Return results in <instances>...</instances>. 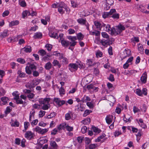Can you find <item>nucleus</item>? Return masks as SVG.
I'll return each instance as SVG.
<instances>
[{"instance_id":"nucleus-1","label":"nucleus","mask_w":149,"mask_h":149,"mask_svg":"<svg viewBox=\"0 0 149 149\" xmlns=\"http://www.w3.org/2000/svg\"><path fill=\"white\" fill-rule=\"evenodd\" d=\"M125 29V28L124 26L121 24H120L116 26V28L114 27L112 28V29H111V33H110L112 35H117L120 34Z\"/></svg>"},{"instance_id":"nucleus-2","label":"nucleus","mask_w":149,"mask_h":149,"mask_svg":"<svg viewBox=\"0 0 149 149\" xmlns=\"http://www.w3.org/2000/svg\"><path fill=\"white\" fill-rule=\"evenodd\" d=\"M83 68L84 66L81 61L77 62L76 63H70L68 65L69 70L72 72L77 70L78 68Z\"/></svg>"},{"instance_id":"nucleus-3","label":"nucleus","mask_w":149,"mask_h":149,"mask_svg":"<svg viewBox=\"0 0 149 149\" xmlns=\"http://www.w3.org/2000/svg\"><path fill=\"white\" fill-rule=\"evenodd\" d=\"M27 64L25 68V71L27 74L30 75L34 70H36L37 67L33 64H29V62Z\"/></svg>"},{"instance_id":"nucleus-4","label":"nucleus","mask_w":149,"mask_h":149,"mask_svg":"<svg viewBox=\"0 0 149 149\" xmlns=\"http://www.w3.org/2000/svg\"><path fill=\"white\" fill-rule=\"evenodd\" d=\"M34 130L38 133L43 134L48 131V128L42 129L39 127L37 126L35 127Z\"/></svg>"},{"instance_id":"nucleus-5","label":"nucleus","mask_w":149,"mask_h":149,"mask_svg":"<svg viewBox=\"0 0 149 149\" xmlns=\"http://www.w3.org/2000/svg\"><path fill=\"white\" fill-rule=\"evenodd\" d=\"M68 39L71 40L72 42H70V46H74L77 43L75 40H77V38L76 36H69L68 37Z\"/></svg>"},{"instance_id":"nucleus-6","label":"nucleus","mask_w":149,"mask_h":149,"mask_svg":"<svg viewBox=\"0 0 149 149\" xmlns=\"http://www.w3.org/2000/svg\"><path fill=\"white\" fill-rule=\"evenodd\" d=\"M94 24L96 28L100 30H101L102 28L106 26V24L103 22H100L98 21L94 22Z\"/></svg>"},{"instance_id":"nucleus-7","label":"nucleus","mask_w":149,"mask_h":149,"mask_svg":"<svg viewBox=\"0 0 149 149\" xmlns=\"http://www.w3.org/2000/svg\"><path fill=\"white\" fill-rule=\"evenodd\" d=\"M54 101L58 106H61L65 103V101L64 100H61L58 98H54Z\"/></svg>"},{"instance_id":"nucleus-8","label":"nucleus","mask_w":149,"mask_h":149,"mask_svg":"<svg viewBox=\"0 0 149 149\" xmlns=\"http://www.w3.org/2000/svg\"><path fill=\"white\" fill-rule=\"evenodd\" d=\"M59 41L61 42L62 45L65 47H67L69 45H70L69 41L64 40L63 38H61Z\"/></svg>"},{"instance_id":"nucleus-9","label":"nucleus","mask_w":149,"mask_h":149,"mask_svg":"<svg viewBox=\"0 0 149 149\" xmlns=\"http://www.w3.org/2000/svg\"><path fill=\"white\" fill-rule=\"evenodd\" d=\"M123 53L124 54V56H123L122 55L121 56V57L123 59L125 58L126 57L129 56L131 54L130 51L128 49H125L123 51Z\"/></svg>"},{"instance_id":"nucleus-10","label":"nucleus","mask_w":149,"mask_h":149,"mask_svg":"<svg viewBox=\"0 0 149 149\" xmlns=\"http://www.w3.org/2000/svg\"><path fill=\"white\" fill-rule=\"evenodd\" d=\"M147 78V73L146 72H144L141 77V80L142 83L145 84Z\"/></svg>"},{"instance_id":"nucleus-11","label":"nucleus","mask_w":149,"mask_h":149,"mask_svg":"<svg viewBox=\"0 0 149 149\" xmlns=\"http://www.w3.org/2000/svg\"><path fill=\"white\" fill-rule=\"evenodd\" d=\"M33 135V134L31 131H28L25 134V136L27 139L30 140L32 138Z\"/></svg>"},{"instance_id":"nucleus-12","label":"nucleus","mask_w":149,"mask_h":149,"mask_svg":"<svg viewBox=\"0 0 149 149\" xmlns=\"http://www.w3.org/2000/svg\"><path fill=\"white\" fill-rule=\"evenodd\" d=\"M64 3L63 2H61L59 4H58V10L59 12L61 14H63L64 11L63 10V7Z\"/></svg>"},{"instance_id":"nucleus-13","label":"nucleus","mask_w":149,"mask_h":149,"mask_svg":"<svg viewBox=\"0 0 149 149\" xmlns=\"http://www.w3.org/2000/svg\"><path fill=\"white\" fill-rule=\"evenodd\" d=\"M113 116L112 115H109L107 116L105 118L106 122L108 124H110L112 122Z\"/></svg>"},{"instance_id":"nucleus-14","label":"nucleus","mask_w":149,"mask_h":149,"mask_svg":"<svg viewBox=\"0 0 149 149\" xmlns=\"http://www.w3.org/2000/svg\"><path fill=\"white\" fill-rule=\"evenodd\" d=\"M50 100V98H46L43 99H42L39 102L40 104H49Z\"/></svg>"},{"instance_id":"nucleus-15","label":"nucleus","mask_w":149,"mask_h":149,"mask_svg":"<svg viewBox=\"0 0 149 149\" xmlns=\"http://www.w3.org/2000/svg\"><path fill=\"white\" fill-rule=\"evenodd\" d=\"M49 36L52 38H58V34L57 33L55 32L54 30H51L49 32Z\"/></svg>"},{"instance_id":"nucleus-16","label":"nucleus","mask_w":149,"mask_h":149,"mask_svg":"<svg viewBox=\"0 0 149 149\" xmlns=\"http://www.w3.org/2000/svg\"><path fill=\"white\" fill-rule=\"evenodd\" d=\"M87 87L88 89H92L93 91H94L96 92L98 91V88L95 87L92 84L88 85Z\"/></svg>"},{"instance_id":"nucleus-17","label":"nucleus","mask_w":149,"mask_h":149,"mask_svg":"<svg viewBox=\"0 0 149 149\" xmlns=\"http://www.w3.org/2000/svg\"><path fill=\"white\" fill-rule=\"evenodd\" d=\"M83 105L81 104H79L76 107V109L77 111H83L84 109Z\"/></svg>"},{"instance_id":"nucleus-18","label":"nucleus","mask_w":149,"mask_h":149,"mask_svg":"<svg viewBox=\"0 0 149 149\" xmlns=\"http://www.w3.org/2000/svg\"><path fill=\"white\" fill-rule=\"evenodd\" d=\"M50 145L51 148H49V149H57L58 148V146L55 141H51Z\"/></svg>"},{"instance_id":"nucleus-19","label":"nucleus","mask_w":149,"mask_h":149,"mask_svg":"<svg viewBox=\"0 0 149 149\" xmlns=\"http://www.w3.org/2000/svg\"><path fill=\"white\" fill-rule=\"evenodd\" d=\"M138 123L139 125L143 129H145L147 128V126L146 125L143 123V120L142 119L140 118Z\"/></svg>"},{"instance_id":"nucleus-20","label":"nucleus","mask_w":149,"mask_h":149,"mask_svg":"<svg viewBox=\"0 0 149 149\" xmlns=\"http://www.w3.org/2000/svg\"><path fill=\"white\" fill-rule=\"evenodd\" d=\"M35 113V111L33 109L32 111L30 112L29 120L30 122L32 121V120L34 119Z\"/></svg>"},{"instance_id":"nucleus-21","label":"nucleus","mask_w":149,"mask_h":149,"mask_svg":"<svg viewBox=\"0 0 149 149\" xmlns=\"http://www.w3.org/2000/svg\"><path fill=\"white\" fill-rule=\"evenodd\" d=\"M9 31L7 30H5L2 32L1 33V37L2 38H5L6 36H8L9 35Z\"/></svg>"},{"instance_id":"nucleus-22","label":"nucleus","mask_w":149,"mask_h":149,"mask_svg":"<svg viewBox=\"0 0 149 149\" xmlns=\"http://www.w3.org/2000/svg\"><path fill=\"white\" fill-rule=\"evenodd\" d=\"M77 21L78 23L81 25H85L87 22L86 19L82 18H79L77 19Z\"/></svg>"},{"instance_id":"nucleus-23","label":"nucleus","mask_w":149,"mask_h":149,"mask_svg":"<svg viewBox=\"0 0 149 149\" xmlns=\"http://www.w3.org/2000/svg\"><path fill=\"white\" fill-rule=\"evenodd\" d=\"M72 115V113L71 111H69L66 113L65 115V119L67 120H69L71 118V115Z\"/></svg>"},{"instance_id":"nucleus-24","label":"nucleus","mask_w":149,"mask_h":149,"mask_svg":"<svg viewBox=\"0 0 149 149\" xmlns=\"http://www.w3.org/2000/svg\"><path fill=\"white\" fill-rule=\"evenodd\" d=\"M22 49H23L26 53H30L31 52L32 50L31 47L29 46H26Z\"/></svg>"},{"instance_id":"nucleus-25","label":"nucleus","mask_w":149,"mask_h":149,"mask_svg":"<svg viewBox=\"0 0 149 149\" xmlns=\"http://www.w3.org/2000/svg\"><path fill=\"white\" fill-rule=\"evenodd\" d=\"M66 125V123H63L61 124L58 127L57 129L59 130H64V128H65Z\"/></svg>"},{"instance_id":"nucleus-26","label":"nucleus","mask_w":149,"mask_h":149,"mask_svg":"<svg viewBox=\"0 0 149 149\" xmlns=\"http://www.w3.org/2000/svg\"><path fill=\"white\" fill-rule=\"evenodd\" d=\"M42 34L40 32H37L35 33L33 37L35 39L40 38L42 37Z\"/></svg>"},{"instance_id":"nucleus-27","label":"nucleus","mask_w":149,"mask_h":149,"mask_svg":"<svg viewBox=\"0 0 149 149\" xmlns=\"http://www.w3.org/2000/svg\"><path fill=\"white\" fill-rule=\"evenodd\" d=\"M19 24V22L18 20H14L11 21L9 24V26L11 27L13 26L17 25Z\"/></svg>"},{"instance_id":"nucleus-28","label":"nucleus","mask_w":149,"mask_h":149,"mask_svg":"<svg viewBox=\"0 0 149 149\" xmlns=\"http://www.w3.org/2000/svg\"><path fill=\"white\" fill-rule=\"evenodd\" d=\"M90 34L92 35H95L96 36H99L100 34V32L98 31H94L90 32Z\"/></svg>"},{"instance_id":"nucleus-29","label":"nucleus","mask_w":149,"mask_h":149,"mask_svg":"<svg viewBox=\"0 0 149 149\" xmlns=\"http://www.w3.org/2000/svg\"><path fill=\"white\" fill-rule=\"evenodd\" d=\"M52 64L54 66H57L59 68H60L61 66L59 61L56 60H54Z\"/></svg>"},{"instance_id":"nucleus-30","label":"nucleus","mask_w":149,"mask_h":149,"mask_svg":"<svg viewBox=\"0 0 149 149\" xmlns=\"http://www.w3.org/2000/svg\"><path fill=\"white\" fill-rule=\"evenodd\" d=\"M83 102H86L91 100L90 98L88 96H84L81 100Z\"/></svg>"},{"instance_id":"nucleus-31","label":"nucleus","mask_w":149,"mask_h":149,"mask_svg":"<svg viewBox=\"0 0 149 149\" xmlns=\"http://www.w3.org/2000/svg\"><path fill=\"white\" fill-rule=\"evenodd\" d=\"M12 123L11 125L12 127H18L19 125V122L17 120H16L13 123V120H12Z\"/></svg>"},{"instance_id":"nucleus-32","label":"nucleus","mask_w":149,"mask_h":149,"mask_svg":"<svg viewBox=\"0 0 149 149\" xmlns=\"http://www.w3.org/2000/svg\"><path fill=\"white\" fill-rule=\"evenodd\" d=\"M52 64L50 62H47L46 63L45 66V68L47 70H49L52 67Z\"/></svg>"},{"instance_id":"nucleus-33","label":"nucleus","mask_w":149,"mask_h":149,"mask_svg":"<svg viewBox=\"0 0 149 149\" xmlns=\"http://www.w3.org/2000/svg\"><path fill=\"white\" fill-rule=\"evenodd\" d=\"M22 15V17L24 18L30 15L29 12L27 10L24 11L23 12Z\"/></svg>"},{"instance_id":"nucleus-34","label":"nucleus","mask_w":149,"mask_h":149,"mask_svg":"<svg viewBox=\"0 0 149 149\" xmlns=\"http://www.w3.org/2000/svg\"><path fill=\"white\" fill-rule=\"evenodd\" d=\"M13 95L15 97L14 99L15 100L19 99V95L18 94V92L17 91H15L13 93Z\"/></svg>"},{"instance_id":"nucleus-35","label":"nucleus","mask_w":149,"mask_h":149,"mask_svg":"<svg viewBox=\"0 0 149 149\" xmlns=\"http://www.w3.org/2000/svg\"><path fill=\"white\" fill-rule=\"evenodd\" d=\"M19 3L22 7H24L26 6V4L24 0H19Z\"/></svg>"},{"instance_id":"nucleus-36","label":"nucleus","mask_w":149,"mask_h":149,"mask_svg":"<svg viewBox=\"0 0 149 149\" xmlns=\"http://www.w3.org/2000/svg\"><path fill=\"white\" fill-rule=\"evenodd\" d=\"M84 37V35L82 34L81 33H78L77 35V38L79 40H83Z\"/></svg>"},{"instance_id":"nucleus-37","label":"nucleus","mask_w":149,"mask_h":149,"mask_svg":"<svg viewBox=\"0 0 149 149\" xmlns=\"http://www.w3.org/2000/svg\"><path fill=\"white\" fill-rule=\"evenodd\" d=\"M138 50L140 51V52L142 54L143 52V46L142 45L140 44H139L138 45Z\"/></svg>"},{"instance_id":"nucleus-38","label":"nucleus","mask_w":149,"mask_h":149,"mask_svg":"<svg viewBox=\"0 0 149 149\" xmlns=\"http://www.w3.org/2000/svg\"><path fill=\"white\" fill-rule=\"evenodd\" d=\"M50 107V105L49 104H43L42 107V109L44 110H47Z\"/></svg>"},{"instance_id":"nucleus-39","label":"nucleus","mask_w":149,"mask_h":149,"mask_svg":"<svg viewBox=\"0 0 149 149\" xmlns=\"http://www.w3.org/2000/svg\"><path fill=\"white\" fill-rule=\"evenodd\" d=\"M105 27L104 30L107 32H109V31L111 32V29H112V28H111L110 27V25L109 24H107V25H106V26H104Z\"/></svg>"},{"instance_id":"nucleus-40","label":"nucleus","mask_w":149,"mask_h":149,"mask_svg":"<svg viewBox=\"0 0 149 149\" xmlns=\"http://www.w3.org/2000/svg\"><path fill=\"white\" fill-rule=\"evenodd\" d=\"M17 61L22 64H24L26 63L25 60L22 58H18L17 59Z\"/></svg>"},{"instance_id":"nucleus-41","label":"nucleus","mask_w":149,"mask_h":149,"mask_svg":"<svg viewBox=\"0 0 149 149\" xmlns=\"http://www.w3.org/2000/svg\"><path fill=\"white\" fill-rule=\"evenodd\" d=\"M92 130L94 132L98 133H100L101 131L100 130L95 127H93Z\"/></svg>"},{"instance_id":"nucleus-42","label":"nucleus","mask_w":149,"mask_h":149,"mask_svg":"<svg viewBox=\"0 0 149 149\" xmlns=\"http://www.w3.org/2000/svg\"><path fill=\"white\" fill-rule=\"evenodd\" d=\"M106 136L104 134H103L102 135L99 136L97 139H95L96 142H100L101 139H103L104 137H105Z\"/></svg>"},{"instance_id":"nucleus-43","label":"nucleus","mask_w":149,"mask_h":149,"mask_svg":"<svg viewBox=\"0 0 149 149\" xmlns=\"http://www.w3.org/2000/svg\"><path fill=\"white\" fill-rule=\"evenodd\" d=\"M18 74L21 77H25L26 74L23 72H22L20 70H19L18 72Z\"/></svg>"},{"instance_id":"nucleus-44","label":"nucleus","mask_w":149,"mask_h":149,"mask_svg":"<svg viewBox=\"0 0 149 149\" xmlns=\"http://www.w3.org/2000/svg\"><path fill=\"white\" fill-rule=\"evenodd\" d=\"M135 93L139 96H142V93L140 89H137L136 90Z\"/></svg>"},{"instance_id":"nucleus-45","label":"nucleus","mask_w":149,"mask_h":149,"mask_svg":"<svg viewBox=\"0 0 149 149\" xmlns=\"http://www.w3.org/2000/svg\"><path fill=\"white\" fill-rule=\"evenodd\" d=\"M102 37L104 38L108 39L109 38V35L105 32H102L101 33Z\"/></svg>"},{"instance_id":"nucleus-46","label":"nucleus","mask_w":149,"mask_h":149,"mask_svg":"<svg viewBox=\"0 0 149 149\" xmlns=\"http://www.w3.org/2000/svg\"><path fill=\"white\" fill-rule=\"evenodd\" d=\"M45 47L47 48V50L48 51H51L52 48V46L51 45L49 44H47L46 45Z\"/></svg>"},{"instance_id":"nucleus-47","label":"nucleus","mask_w":149,"mask_h":149,"mask_svg":"<svg viewBox=\"0 0 149 149\" xmlns=\"http://www.w3.org/2000/svg\"><path fill=\"white\" fill-rule=\"evenodd\" d=\"M59 91L61 95L65 94V90L62 86L59 89Z\"/></svg>"},{"instance_id":"nucleus-48","label":"nucleus","mask_w":149,"mask_h":149,"mask_svg":"<svg viewBox=\"0 0 149 149\" xmlns=\"http://www.w3.org/2000/svg\"><path fill=\"white\" fill-rule=\"evenodd\" d=\"M91 112V111H90L89 110H86L83 114V116H86L89 115Z\"/></svg>"},{"instance_id":"nucleus-49","label":"nucleus","mask_w":149,"mask_h":149,"mask_svg":"<svg viewBox=\"0 0 149 149\" xmlns=\"http://www.w3.org/2000/svg\"><path fill=\"white\" fill-rule=\"evenodd\" d=\"M100 43L103 46H105L108 43L107 40L103 39L100 41Z\"/></svg>"},{"instance_id":"nucleus-50","label":"nucleus","mask_w":149,"mask_h":149,"mask_svg":"<svg viewBox=\"0 0 149 149\" xmlns=\"http://www.w3.org/2000/svg\"><path fill=\"white\" fill-rule=\"evenodd\" d=\"M86 64L89 67L92 65L93 62L90 59H88L87 61Z\"/></svg>"},{"instance_id":"nucleus-51","label":"nucleus","mask_w":149,"mask_h":149,"mask_svg":"<svg viewBox=\"0 0 149 149\" xmlns=\"http://www.w3.org/2000/svg\"><path fill=\"white\" fill-rule=\"evenodd\" d=\"M38 52L39 53L40 55L42 56H44L46 54V51L43 49L40 50Z\"/></svg>"},{"instance_id":"nucleus-52","label":"nucleus","mask_w":149,"mask_h":149,"mask_svg":"<svg viewBox=\"0 0 149 149\" xmlns=\"http://www.w3.org/2000/svg\"><path fill=\"white\" fill-rule=\"evenodd\" d=\"M38 122V119H36V120H33L31 122V125L33 126L35 125H36L37 124Z\"/></svg>"},{"instance_id":"nucleus-53","label":"nucleus","mask_w":149,"mask_h":149,"mask_svg":"<svg viewBox=\"0 0 149 149\" xmlns=\"http://www.w3.org/2000/svg\"><path fill=\"white\" fill-rule=\"evenodd\" d=\"M65 128L68 131L70 132L73 131V128L72 127L70 126L67 124Z\"/></svg>"},{"instance_id":"nucleus-54","label":"nucleus","mask_w":149,"mask_h":149,"mask_svg":"<svg viewBox=\"0 0 149 149\" xmlns=\"http://www.w3.org/2000/svg\"><path fill=\"white\" fill-rule=\"evenodd\" d=\"M114 19H118L119 18V14L118 13H114L111 16H110Z\"/></svg>"},{"instance_id":"nucleus-55","label":"nucleus","mask_w":149,"mask_h":149,"mask_svg":"<svg viewBox=\"0 0 149 149\" xmlns=\"http://www.w3.org/2000/svg\"><path fill=\"white\" fill-rule=\"evenodd\" d=\"M45 112L42 111L41 110L39 112V116L40 117H42L45 114Z\"/></svg>"},{"instance_id":"nucleus-56","label":"nucleus","mask_w":149,"mask_h":149,"mask_svg":"<svg viewBox=\"0 0 149 149\" xmlns=\"http://www.w3.org/2000/svg\"><path fill=\"white\" fill-rule=\"evenodd\" d=\"M56 113L55 112L51 113L49 115H48L47 118H51L54 117L56 115Z\"/></svg>"},{"instance_id":"nucleus-57","label":"nucleus","mask_w":149,"mask_h":149,"mask_svg":"<svg viewBox=\"0 0 149 149\" xmlns=\"http://www.w3.org/2000/svg\"><path fill=\"white\" fill-rule=\"evenodd\" d=\"M82 122L84 124H89L90 122V119L87 118L82 121Z\"/></svg>"},{"instance_id":"nucleus-58","label":"nucleus","mask_w":149,"mask_h":149,"mask_svg":"<svg viewBox=\"0 0 149 149\" xmlns=\"http://www.w3.org/2000/svg\"><path fill=\"white\" fill-rule=\"evenodd\" d=\"M86 104H87V106L90 109L93 108L94 107L93 104L91 102H87L86 103Z\"/></svg>"},{"instance_id":"nucleus-59","label":"nucleus","mask_w":149,"mask_h":149,"mask_svg":"<svg viewBox=\"0 0 149 149\" xmlns=\"http://www.w3.org/2000/svg\"><path fill=\"white\" fill-rule=\"evenodd\" d=\"M87 130V127L86 126L82 127L81 129V132L83 134L85 133Z\"/></svg>"},{"instance_id":"nucleus-60","label":"nucleus","mask_w":149,"mask_h":149,"mask_svg":"<svg viewBox=\"0 0 149 149\" xmlns=\"http://www.w3.org/2000/svg\"><path fill=\"white\" fill-rule=\"evenodd\" d=\"M9 13V11L8 10L4 11L2 14V16L5 17L8 16Z\"/></svg>"},{"instance_id":"nucleus-61","label":"nucleus","mask_w":149,"mask_h":149,"mask_svg":"<svg viewBox=\"0 0 149 149\" xmlns=\"http://www.w3.org/2000/svg\"><path fill=\"white\" fill-rule=\"evenodd\" d=\"M96 54L97 57H100L102 56V53L101 52L98 51L96 52Z\"/></svg>"},{"instance_id":"nucleus-62","label":"nucleus","mask_w":149,"mask_h":149,"mask_svg":"<svg viewBox=\"0 0 149 149\" xmlns=\"http://www.w3.org/2000/svg\"><path fill=\"white\" fill-rule=\"evenodd\" d=\"M116 12V10L115 9H111L110 10L109 12H108L110 16L112 15L115 13Z\"/></svg>"},{"instance_id":"nucleus-63","label":"nucleus","mask_w":149,"mask_h":149,"mask_svg":"<svg viewBox=\"0 0 149 149\" xmlns=\"http://www.w3.org/2000/svg\"><path fill=\"white\" fill-rule=\"evenodd\" d=\"M68 32L69 34H73L75 33L74 30L72 29H70L68 30Z\"/></svg>"},{"instance_id":"nucleus-64","label":"nucleus","mask_w":149,"mask_h":149,"mask_svg":"<svg viewBox=\"0 0 149 149\" xmlns=\"http://www.w3.org/2000/svg\"><path fill=\"white\" fill-rule=\"evenodd\" d=\"M11 110L9 107H7L6 108V110L5 111V114H8L10 112Z\"/></svg>"}]
</instances>
